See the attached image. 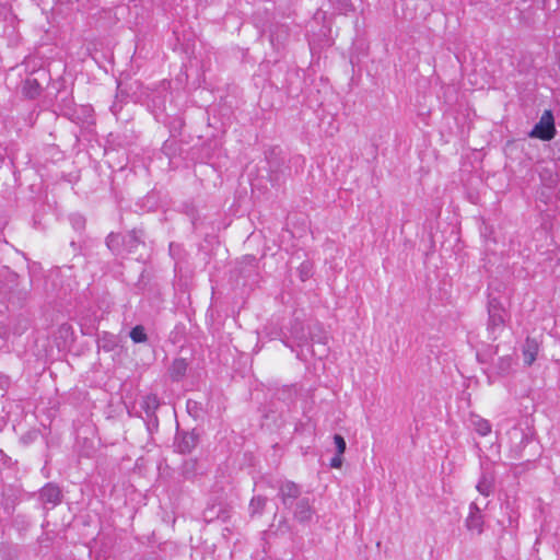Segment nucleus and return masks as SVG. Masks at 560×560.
Segmentation results:
<instances>
[{"instance_id":"11","label":"nucleus","mask_w":560,"mask_h":560,"mask_svg":"<svg viewBox=\"0 0 560 560\" xmlns=\"http://www.w3.org/2000/svg\"><path fill=\"white\" fill-rule=\"evenodd\" d=\"M187 369H188V363L185 359H183V358L175 359L168 369L170 377L174 382H179L186 376Z\"/></svg>"},{"instance_id":"17","label":"nucleus","mask_w":560,"mask_h":560,"mask_svg":"<svg viewBox=\"0 0 560 560\" xmlns=\"http://www.w3.org/2000/svg\"><path fill=\"white\" fill-rule=\"evenodd\" d=\"M129 336H130L131 340L136 343L145 342L148 339L143 326H140V325L133 327L131 329Z\"/></svg>"},{"instance_id":"19","label":"nucleus","mask_w":560,"mask_h":560,"mask_svg":"<svg viewBox=\"0 0 560 560\" xmlns=\"http://www.w3.org/2000/svg\"><path fill=\"white\" fill-rule=\"evenodd\" d=\"M119 243H120V236H119V234L110 233V234L106 237V245H107V247H108L113 253H116V252L118 250Z\"/></svg>"},{"instance_id":"15","label":"nucleus","mask_w":560,"mask_h":560,"mask_svg":"<svg viewBox=\"0 0 560 560\" xmlns=\"http://www.w3.org/2000/svg\"><path fill=\"white\" fill-rule=\"evenodd\" d=\"M471 424H472L474 429L476 430V432L481 436H486L491 432V424L489 423L488 420H486L483 418H480V417L472 418Z\"/></svg>"},{"instance_id":"2","label":"nucleus","mask_w":560,"mask_h":560,"mask_svg":"<svg viewBox=\"0 0 560 560\" xmlns=\"http://www.w3.org/2000/svg\"><path fill=\"white\" fill-rule=\"evenodd\" d=\"M488 315V331L493 336V339H495L497 334L503 329L505 324V311L498 299L493 298L489 300Z\"/></svg>"},{"instance_id":"28","label":"nucleus","mask_w":560,"mask_h":560,"mask_svg":"<svg viewBox=\"0 0 560 560\" xmlns=\"http://www.w3.org/2000/svg\"><path fill=\"white\" fill-rule=\"evenodd\" d=\"M142 544H145V545H153L155 542L154 540V532L151 533V535H148L147 536V540H141Z\"/></svg>"},{"instance_id":"10","label":"nucleus","mask_w":560,"mask_h":560,"mask_svg":"<svg viewBox=\"0 0 560 560\" xmlns=\"http://www.w3.org/2000/svg\"><path fill=\"white\" fill-rule=\"evenodd\" d=\"M539 351V345L536 339L527 337L524 345H523V357H524V363L526 365H532L534 361L536 360V357Z\"/></svg>"},{"instance_id":"8","label":"nucleus","mask_w":560,"mask_h":560,"mask_svg":"<svg viewBox=\"0 0 560 560\" xmlns=\"http://www.w3.org/2000/svg\"><path fill=\"white\" fill-rule=\"evenodd\" d=\"M294 518L300 523L312 522L313 509L308 498L300 499L294 509Z\"/></svg>"},{"instance_id":"1","label":"nucleus","mask_w":560,"mask_h":560,"mask_svg":"<svg viewBox=\"0 0 560 560\" xmlns=\"http://www.w3.org/2000/svg\"><path fill=\"white\" fill-rule=\"evenodd\" d=\"M557 133L555 117L550 109H546L540 116L538 122L528 132V137L542 141H550Z\"/></svg>"},{"instance_id":"27","label":"nucleus","mask_w":560,"mask_h":560,"mask_svg":"<svg viewBox=\"0 0 560 560\" xmlns=\"http://www.w3.org/2000/svg\"><path fill=\"white\" fill-rule=\"evenodd\" d=\"M129 238H130V242H133V243H139L140 242V237H139L138 232L136 230L130 232Z\"/></svg>"},{"instance_id":"20","label":"nucleus","mask_w":560,"mask_h":560,"mask_svg":"<svg viewBox=\"0 0 560 560\" xmlns=\"http://www.w3.org/2000/svg\"><path fill=\"white\" fill-rule=\"evenodd\" d=\"M70 221H71L72 226L77 231H81L85 226V219L82 215H80V214H72L70 217Z\"/></svg>"},{"instance_id":"9","label":"nucleus","mask_w":560,"mask_h":560,"mask_svg":"<svg viewBox=\"0 0 560 560\" xmlns=\"http://www.w3.org/2000/svg\"><path fill=\"white\" fill-rule=\"evenodd\" d=\"M160 401L156 395L149 394L142 397L140 407L145 412L149 421L154 425H158V418L155 417V410L159 408Z\"/></svg>"},{"instance_id":"14","label":"nucleus","mask_w":560,"mask_h":560,"mask_svg":"<svg viewBox=\"0 0 560 560\" xmlns=\"http://www.w3.org/2000/svg\"><path fill=\"white\" fill-rule=\"evenodd\" d=\"M513 366V358L509 354L500 357L497 364L495 370L497 373L501 376L508 375L512 371Z\"/></svg>"},{"instance_id":"18","label":"nucleus","mask_w":560,"mask_h":560,"mask_svg":"<svg viewBox=\"0 0 560 560\" xmlns=\"http://www.w3.org/2000/svg\"><path fill=\"white\" fill-rule=\"evenodd\" d=\"M481 518L480 511L475 503L470 504V513L468 516V525H479Z\"/></svg>"},{"instance_id":"25","label":"nucleus","mask_w":560,"mask_h":560,"mask_svg":"<svg viewBox=\"0 0 560 560\" xmlns=\"http://www.w3.org/2000/svg\"><path fill=\"white\" fill-rule=\"evenodd\" d=\"M301 279L305 281L310 276V266L307 262H303L300 268Z\"/></svg>"},{"instance_id":"7","label":"nucleus","mask_w":560,"mask_h":560,"mask_svg":"<svg viewBox=\"0 0 560 560\" xmlns=\"http://www.w3.org/2000/svg\"><path fill=\"white\" fill-rule=\"evenodd\" d=\"M301 494V488L292 482V481H285L283 482L279 488V498L281 499L283 505L291 506L292 503L299 499Z\"/></svg>"},{"instance_id":"12","label":"nucleus","mask_w":560,"mask_h":560,"mask_svg":"<svg viewBox=\"0 0 560 560\" xmlns=\"http://www.w3.org/2000/svg\"><path fill=\"white\" fill-rule=\"evenodd\" d=\"M42 86L37 78L28 77L22 85V93L28 98H35L40 94Z\"/></svg>"},{"instance_id":"16","label":"nucleus","mask_w":560,"mask_h":560,"mask_svg":"<svg viewBox=\"0 0 560 560\" xmlns=\"http://www.w3.org/2000/svg\"><path fill=\"white\" fill-rule=\"evenodd\" d=\"M0 20L5 22L8 26L12 28V31L15 28V25L18 23L16 16L12 13L11 9L5 4H0Z\"/></svg>"},{"instance_id":"3","label":"nucleus","mask_w":560,"mask_h":560,"mask_svg":"<svg viewBox=\"0 0 560 560\" xmlns=\"http://www.w3.org/2000/svg\"><path fill=\"white\" fill-rule=\"evenodd\" d=\"M231 518V509L222 503H213L208 505L203 511V521L208 524L211 523H226Z\"/></svg>"},{"instance_id":"6","label":"nucleus","mask_w":560,"mask_h":560,"mask_svg":"<svg viewBox=\"0 0 560 560\" xmlns=\"http://www.w3.org/2000/svg\"><path fill=\"white\" fill-rule=\"evenodd\" d=\"M495 487V475L493 470L482 469L480 478L476 485L477 491L483 495L489 497L493 494Z\"/></svg>"},{"instance_id":"26","label":"nucleus","mask_w":560,"mask_h":560,"mask_svg":"<svg viewBox=\"0 0 560 560\" xmlns=\"http://www.w3.org/2000/svg\"><path fill=\"white\" fill-rule=\"evenodd\" d=\"M0 560H14V556L11 551H3L0 553Z\"/></svg>"},{"instance_id":"29","label":"nucleus","mask_w":560,"mask_h":560,"mask_svg":"<svg viewBox=\"0 0 560 560\" xmlns=\"http://www.w3.org/2000/svg\"><path fill=\"white\" fill-rule=\"evenodd\" d=\"M325 340H326V338H324L323 340L319 339L318 342L322 343V345H325L326 343Z\"/></svg>"},{"instance_id":"5","label":"nucleus","mask_w":560,"mask_h":560,"mask_svg":"<svg viewBox=\"0 0 560 560\" xmlns=\"http://www.w3.org/2000/svg\"><path fill=\"white\" fill-rule=\"evenodd\" d=\"M62 498V491L56 483L48 482L39 490V501L45 505L56 506L61 503Z\"/></svg>"},{"instance_id":"23","label":"nucleus","mask_w":560,"mask_h":560,"mask_svg":"<svg viewBox=\"0 0 560 560\" xmlns=\"http://www.w3.org/2000/svg\"><path fill=\"white\" fill-rule=\"evenodd\" d=\"M334 442L337 448V454H343L346 451V441L340 434L334 435Z\"/></svg>"},{"instance_id":"13","label":"nucleus","mask_w":560,"mask_h":560,"mask_svg":"<svg viewBox=\"0 0 560 560\" xmlns=\"http://www.w3.org/2000/svg\"><path fill=\"white\" fill-rule=\"evenodd\" d=\"M267 504V498L264 495H254L248 505V512L252 518L261 515Z\"/></svg>"},{"instance_id":"21","label":"nucleus","mask_w":560,"mask_h":560,"mask_svg":"<svg viewBox=\"0 0 560 560\" xmlns=\"http://www.w3.org/2000/svg\"><path fill=\"white\" fill-rule=\"evenodd\" d=\"M341 13L347 14L354 10L351 0H335Z\"/></svg>"},{"instance_id":"24","label":"nucleus","mask_w":560,"mask_h":560,"mask_svg":"<svg viewBox=\"0 0 560 560\" xmlns=\"http://www.w3.org/2000/svg\"><path fill=\"white\" fill-rule=\"evenodd\" d=\"M342 454H336L331 459H330V467L332 468H340L341 465H342V457H341Z\"/></svg>"},{"instance_id":"22","label":"nucleus","mask_w":560,"mask_h":560,"mask_svg":"<svg viewBox=\"0 0 560 560\" xmlns=\"http://www.w3.org/2000/svg\"><path fill=\"white\" fill-rule=\"evenodd\" d=\"M300 330H301V332L299 331L298 328L293 329L292 336L298 341V346L302 347L303 345H305L307 342V338L305 337L302 327H300Z\"/></svg>"},{"instance_id":"4","label":"nucleus","mask_w":560,"mask_h":560,"mask_svg":"<svg viewBox=\"0 0 560 560\" xmlns=\"http://www.w3.org/2000/svg\"><path fill=\"white\" fill-rule=\"evenodd\" d=\"M198 444V434L194 431H177L174 447L180 454H189Z\"/></svg>"}]
</instances>
